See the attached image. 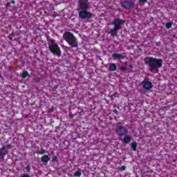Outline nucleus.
<instances>
[{
	"label": "nucleus",
	"mask_w": 177,
	"mask_h": 177,
	"mask_svg": "<svg viewBox=\"0 0 177 177\" xmlns=\"http://www.w3.org/2000/svg\"><path fill=\"white\" fill-rule=\"evenodd\" d=\"M88 10H89L88 0H79L77 10L80 19H91L93 16Z\"/></svg>",
	"instance_id": "1"
},
{
	"label": "nucleus",
	"mask_w": 177,
	"mask_h": 177,
	"mask_svg": "<svg viewBox=\"0 0 177 177\" xmlns=\"http://www.w3.org/2000/svg\"><path fill=\"white\" fill-rule=\"evenodd\" d=\"M144 62L145 64L149 66L150 71H153V70H156V68L162 67V59H161L147 57L144 59Z\"/></svg>",
	"instance_id": "2"
},
{
	"label": "nucleus",
	"mask_w": 177,
	"mask_h": 177,
	"mask_svg": "<svg viewBox=\"0 0 177 177\" xmlns=\"http://www.w3.org/2000/svg\"><path fill=\"white\" fill-rule=\"evenodd\" d=\"M48 45L49 50L50 51L51 53L54 54L58 57H60V56H62V50H60V47H59V45L57 44L55 40L48 39Z\"/></svg>",
	"instance_id": "3"
},
{
	"label": "nucleus",
	"mask_w": 177,
	"mask_h": 177,
	"mask_svg": "<svg viewBox=\"0 0 177 177\" xmlns=\"http://www.w3.org/2000/svg\"><path fill=\"white\" fill-rule=\"evenodd\" d=\"M64 39L71 45L72 48H77L78 46V41L74 35L70 32H66L63 35Z\"/></svg>",
	"instance_id": "4"
},
{
	"label": "nucleus",
	"mask_w": 177,
	"mask_h": 177,
	"mask_svg": "<svg viewBox=\"0 0 177 177\" xmlns=\"http://www.w3.org/2000/svg\"><path fill=\"white\" fill-rule=\"evenodd\" d=\"M125 21L120 19H115L113 22L112 24L114 26V28L111 29L109 31V34L112 37H115L117 35V32H118L119 30H121V26L124 24Z\"/></svg>",
	"instance_id": "5"
},
{
	"label": "nucleus",
	"mask_w": 177,
	"mask_h": 177,
	"mask_svg": "<svg viewBox=\"0 0 177 177\" xmlns=\"http://www.w3.org/2000/svg\"><path fill=\"white\" fill-rule=\"evenodd\" d=\"M115 132L118 136H125L128 133V130L124 126L118 125L115 127Z\"/></svg>",
	"instance_id": "6"
},
{
	"label": "nucleus",
	"mask_w": 177,
	"mask_h": 177,
	"mask_svg": "<svg viewBox=\"0 0 177 177\" xmlns=\"http://www.w3.org/2000/svg\"><path fill=\"white\" fill-rule=\"evenodd\" d=\"M120 5L124 9H133L135 8V3L129 0H124L120 3Z\"/></svg>",
	"instance_id": "7"
},
{
	"label": "nucleus",
	"mask_w": 177,
	"mask_h": 177,
	"mask_svg": "<svg viewBox=\"0 0 177 177\" xmlns=\"http://www.w3.org/2000/svg\"><path fill=\"white\" fill-rule=\"evenodd\" d=\"M8 149H10V145H6L0 149V158H1L2 160L3 158H4L6 154H8Z\"/></svg>",
	"instance_id": "8"
},
{
	"label": "nucleus",
	"mask_w": 177,
	"mask_h": 177,
	"mask_svg": "<svg viewBox=\"0 0 177 177\" xmlns=\"http://www.w3.org/2000/svg\"><path fill=\"white\" fill-rule=\"evenodd\" d=\"M142 85L144 89H145L146 91H149L153 88V84L151 83V82L143 81L142 82Z\"/></svg>",
	"instance_id": "9"
},
{
	"label": "nucleus",
	"mask_w": 177,
	"mask_h": 177,
	"mask_svg": "<svg viewBox=\"0 0 177 177\" xmlns=\"http://www.w3.org/2000/svg\"><path fill=\"white\" fill-rule=\"evenodd\" d=\"M112 57L114 59V60H117V59L122 60L125 59V56L118 53L112 54Z\"/></svg>",
	"instance_id": "10"
},
{
	"label": "nucleus",
	"mask_w": 177,
	"mask_h": 177,
	"mask_svg": "<svg viewBox=\"0 0 177 177\" xmlns=\"http://www.w3.org/2000/svg\"><path fill=\"white\" fill-rule=\"evenodd\" d=\"M49 160H50L49 158V156H48L46 155L43 156L41 158V162H43V164H44L45 165H46V164H48V162H49Z\"/></svg>",
	"instance_id": "11"
},
{
	"label": "nucleus",
	"mask_w": 177,
	"mask_h": 177,
	"mask_svg": "<svg viewBox=\"0 0 177 177\" xmlns=\"http://www.w3.org/2000/svg\"><path fill=\"white\" fill-rule=\"evenodd\" d=\"M109 70V71H115V70H117V65L114 63L110 64Z\"/></svg>",
	"instance_id": "12"
},
{
	"label": "nucleus",
	"mask_w": 177,
	"mask_h": 177,
	"mask_svg": "<svg viewBox=\"0 0 177 177\" xmlns=\"http://www.w3.org/2000/svg\"><path fill=\"white\" fill-rule=\"evenodd\" d=\"M123 140L125 143H130L131 140H132V137L131 136H125Z\"/></svg>",
	"instance_id": "13"
},
{
	"label": "nucleus",
	"mask_w": 177,
	"mask_h": 177,
	"mask_svg": "<svg viewBox=\"0 0 177 177\" xmlns=\"http://www.w3.org/2000/svg\"><path fill=\"white\" fill-rule=\"evenodd\" d=\"M27 77H30V73L28 71H25L21 75L22 78H27Z\"/></svg>",
	"instance_id": "14"
},
{
	"label": "nucleus",
	"mask_w": 177,
	"mask_h": 177,
	"mask_svg": "<svg viewBox=\"0 0 177 177\" xmlns=\"http://www.w3.org/2000/svg\"><path fill=\"white\" fill-rule=\"evenodd\" d=\"M136 146H138L136 142H131V149L133 151H136Z\"/></svg>",
	"instance_id": "15"
},
{
	"label": "nucleus",
	"mask_w": 177,
	"mask_h": 177,
	"mask_svg": "<svg viewBox=\"0 0 177 177\" xmlns=\"http://www.w3.org/2000/svg\"><path fill=\"white\" fill-rule=\"evenodd\" d=\"M171 27H172V24L171 23L166 24V28H171Z\"/></svg>",
	"instance_id": "16"
},
{
	"label": "nucleus",
	"mask_w": 177,
	"mask_h": 177,
	"mask_svg": "<svg viewBox=\"0 0 177 177\" xmlns=\"http://www.w3.org/2000/svg\"><path fill=\"white\" fill-rule=\"evenodd\" d=\"M74 176H81V173L80 171H76L75 174H74Z\"/></svg>",
	"instance_id": "17"
},
{
	"label": "nucleus",
	"mask_w": 177,
	"mask_h": 177,
	"mask_svg": "<svg viewBox=\"0 0 177 177\" xmlns=\"http://www.w3.org/2000/svg\"><path fill=\"white\" fill-rule=\"evenodd\" d=\"M52 161H53V162H55L57 161V156H53Z\"/></svg>",
	"instance_id": "18"
},
{
	"label": "nucleus",
	"mask_w": 177,
	"mask_h": 177,
	"mask_svg": "<svg viewBox=\"0 0 177 177\" xmlns=\"http://www.w3.org/2000/svg\"><path fill=\"white\" fill-rule=\"evenodd\" d=\"M127 167L125 166H122L119 168L120 171H125Z\"/></svg>",
	"instance_id": "19"
},
{
	"label": "nucleus",
	"mask_w": 177,
	"mask_h": 177,
	"mask_svg": "<svg viewBox=\"0 0 177 177\" xmlns=\"http://www.w3.org/2000/svg\"><path fill=\"white\" fill-rule=\"evenodd\" d=\"M121 71H127V68H125V67H121Z\"/></svg>",
	"instance_id": "20"
},
{
	"label": "nucleus",
	"mask_w": 177,
	"mask_h": 177,
	"mask_svg": "<svg viewBox=\"0 0 177 177\" xmlns=\"http://www.w3.org/2000/svg\"><path fill=\"white\" fill-rule=\"evenodd\" d=\"M39 154H45V150H42L41 151H40L39 153Z\"/></svg>",
	"instance_id": "21"
},
{
	"label": "nucleus",
	"mask_w": 177,
	"mask_h": 177,
	"mask_svg": "<svg viewBox=\"0 0 177 177\" xmlns=\"http://www.w3.org/2000/svg\"><path fill=\"white\" fill-rule=\"evenodd\" d=\"M22 177H30V176L27 174H24Z\"/></svg>",
	"instance_id": "22"
},
{
	"label": "nucleus",
	"mask_w": 177,
	"mask_h": 177,
	"mask_svg": "<svg viewBox=\"0 0 177 177\" xmlns=\"http://www.w3.org/2000/svg\"><path fill=\"white\" fill-rule=\"evenodd\" d=\"M140 2H142V3H145L147 0H139Z\"/></svg>",
	"instance_id": "23"
},
{
	"label": "nucleus",
	"mask_w": 177,
	"mask_h": 177,
	"mask_svg": "<svg viewBox=\"0 0 177 177\" xmlns=\"http://www.w3.org/2000/svg\"><path fill=\"white\" fill-rule=\"evenodd\" d=\"M27 168H28V169L29 167H28V166H27Z\"/></svg>",
	"instance_id": "24"
},
{
	"label": "nucleus",
	"mask_w": 177,
	"mask_h": 177,
	"mask_svg": "<svg viewBox=\"0 0 177 177\" xmlns=\"http://www.w3.org/2000/svg\"><path fill=\"white\" fill-rule=\"evenodd\" d=\"M27 168H28V169L29 167H28V166H27Z\"/></svg>",
	"instance_id": "25"
},
{
	"label": "nucleus",
	"mask_w": 177,
	"mask_h": 177,
	"mask_svg": "<svg viewBox=\"0 0 177 177\" xmlns=\"http://www.w3.org/2000/svg\"><path fill=\"white\" fill-rule=\"evenodd\" d=\"M12 3H15V1H12Z\"/></svg>",
	"instance_id": "26"
}]
</instances>
